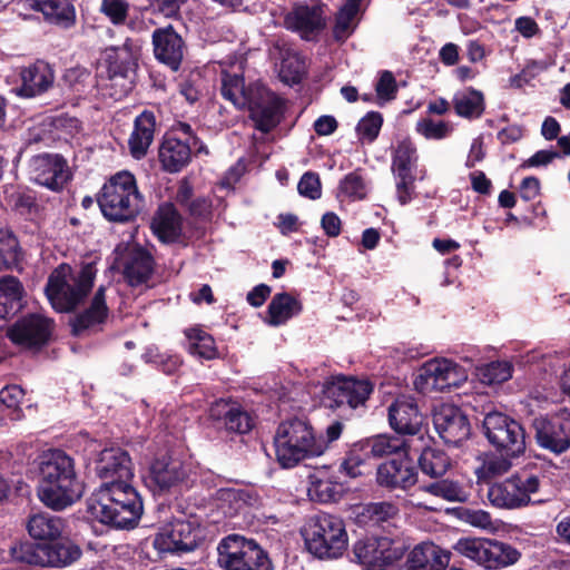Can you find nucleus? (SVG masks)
<instances>
[{
	"label": "nucleus",
	"instance_id": "nucleus-1",
	"mask_svg": "<svg viewBox=\"0 0 570 570\" xmlns=\"http://www.w3.org/2000/svg\"><path fill=\"white\" fill-rule=\"evenodd\" d=\"M83 492L85 483L70 454L60 449L42 453L38 466L37 495L45 507L62 511L79 501Z\"/></svg>",
	"mask_w": 570,
	"mask_h": 570
},
{
	"label": "nucleus",
	"instance_id": "nucleus-2",
	"mask_svg": "<svg viewBox=\"0 0 570 570\" xmlns=\"http://www.w3.org/2000/svg\"><path fill=\"white\" fill-rule=\"evenodd\" d=\"M87 511L99 522L117 528L134 529L142 512V498L131 481L102 483L87 501Z\"/></svg>",
	"mask_w": 570,
	"mask_h": 570
},
{
	"label": "nucleus",
	"instance_id": "nucleus-3",
	"mask_svg": "<svg viewBox=\"0 0 570 570\" xmlns=\"http://www.w3.org/2000/svg\"><path fill=\"white\" fill-rule=\"evenodd\" d=\"M97 268L94 263L82 264L77 276L68 263H61L49 274L45 295L57 313H72L87 298L94 287Z\"/></svg>",
	"mask_w": 570,
	"mask_h": 570
},
{
	"label": "nucleus",
	"instance_id": "nucleus-4",
	"mask_svg": "<svg viewBox=\"0 0 570 570\" xmlns=\"http://www.w3.org/2000/svg\"><path fill=\"white\" fill-rule=\"evenodd\" d=\"M274 446L276 460L284 469L294 468L325 452V443L317 439L311 422L297 416L279 423L274 435Z\"/></svg>",
	"mask_w": 570,
	"mask_h": 570
},
{
	"label": "nucleus",
	"instance_id": "nucleus-5",
	"mask_svg": "<svg viewBox=\"0 0 570 570\" xmlns=\"http://www.w3.org/2000/svg\"><path fill=\"white\" fill-rule=\"evenodd\" d=\"M97 204L102 216L112 223L134 220L144 206V197L138 190L135 176L127 171L112 175L97 195Z\"/></svg>",
	"mask_w": 570,
	"mask_h": 570
},
{
	"label": "nucleus",
	"instance_id": "nucleus-6",
	"mask_svg": "<svg viewBox=\"0 0 570 570\" xmlns=\"http://www.w3.org/2000/svg\"><path fill=\"white\" fill-rule=\"evenodd\" d=\"M307 551L322 560L337 559L347 548V533L343 520L328 513L311 517L302 529Z\"/></svg>",
	"mask_w": 570,
	"mask_h": 570
},
{
	"label": "nucleus",
	"instance_id": "nucleus-7",
	"mask_svg": "<svg viewBox=\"0 0 570 570\" xmlns=\"http://www.w3.org/2000/svg\"><path fill=\"white\" fill-rule=\"evenodd\" d=\"M217 566L222 570H274L268 552L255 539L238 533L219 541Z\"/></svg>",
	"mask_w": 570,
	"mask_h": 570
},
{
	"label": "nucleus",
	"instance_id": "nucleus-8",
	"mask_svg": "<svg viewBox=\"0 0 570 570\" xmlns=\"http://www.w3.org/2000/svg\"><path fill=\"white\" fill-rule=\"evenodd\" d=\"M138 46L131 38H126L118 47L105 51L109 96L121 100L134 89L138 68Z\"/></svg>",
	"mask_w": 570,
	"mask_h": 570
},
{
	"label": "nucleus",
	"instance_id": "nucleus-9",
	"mask_svg": "<svg viewBox=\"0 0 570 570\" xmlns=\"http://www.w3.org/2000/svg\"><path fill=\"white\" fill-rule=\"evenodd\" d=\"M544 479L542 472L521 469L500 483L488 489V500L497 508L518 509L529 504L542 503L544 500H532L531 495L539 492Z\"/></svg>",
	"mask_w": 570,
	"mask_h": 570
},
{
	"label": "nucleus",
	"instance_id": "nucleus-10",
	"mask_svg": "<svg viewBox=\"0 0 570 570\" xmlns=\"http://www.w3.org/2000/svg\"><path fill=\"white\" fill-rule=\"evenodd\" d=\"M482 431L490 446L503 459L519 458L525 451V431L522 424L499 411L485 413Z\"/></svg>",
	"mask_w": 570,
	"mask_h": 570
},
{
	"label": "nucleus",
	"instance_id": "nucleus-11",
	"mask_svg": "<svg viewBox=\"0 0 570 570\" xmlns=\"http://www.w3.org/2000/svg\"><path fill=\"white\" fill-rule=\"evenodd\" d=\"M407 548L389 537H365L354 542L351 560L364 570H392L403 559Z\"/></svg>",
	"mask_w": 570,
	"mask_h": 570
},
{
	"label": "nucleus",
	"instance_id": "nucleus-12",
	"mask_svg": "<svg viewBox=\"0 0 570 570\" xmlns=\"http://www.w3.org/2000/svg\"><path fill=\"white\" fill-rule=\"evenodd\" d=\"M374 391V384L368 379L337 374L330 376L323 384L322 404L331 410L343 406L357 409L365 405Z\"/></svg>",
	"mask_w": 570,
	"mask_h": 570
},
{
	"label": "nucleus",
	"instance_id": "nucleus-13",
	"mask_svg": "<svg viewBox=\"0 0 570 570\" xmlns=\"http://www.w3.org/2000/svg\"><path fill=\"white\" fill-rule=\"evenodd\" d=\"M453 549L490 570L511 566L521 557L511 544L489 539L463 538L453 546Z\"/></svg>",
	"mask_w": 570,
	"mask_h": 570
},
{
	"label": "nucleus",
	"instance_id": "nucleus-14",
	"mask_svg": "<svg viewBox=\"0 0 570 570\" xmlns=\"http://www.w3.org/2000/svg\"><path fill=\"white\" fill-rule=\"evenodd\" d=\"M249 101L245 106L254 128L262 134H269L283 120L285 100L266 86H253L249 90Z\"/></svg>",
	"mask_w": 570,
	"mask_h": 570
},
{
	"label": "nucleus",
	"instance_id": "nucleus-15",
	"mask_svg": "<svg viewBox=\"0 0 570 570\" xmlns=\"http://www.w3.org/2000/svg\"><path fill=\"white\" fill-rule=\"evenodd\" d=\"M200 540L199 525L186 519L166 522L155 534L153 547L159 553H186L194 551Z\"/></svg>",
	"mask_w": 570,
	"mask_h": 570
},
{
	"label": "nucleus",
	"instance_id": "nucleus-16",
	"mask_svg": "<svg viewBox=\"0 0 570 570\" xmlns=\"http://www.w3.org/2000/svg\"><path fill=\"white\" fill-rule=\"evenodd\" d=\"M55 321L30 313L17 320L7 331V337L17 346L38 352L46 347L53 335Z\"/></svg>",
	"mask_w": 570,
	"mask_h": 570
},
{
	"label": "nucleus",
	"instance_id": "nucleus-17",
	"mask_svg": "<svg viewBox=\"0 0 570 570\" xmlns=\"http://www.w3.org/2000/svg\"><path fill=\"white\" fill-rule=\"evenodd\" d=\"M539 446L554 454L570 449V410L561 409L552 415L539 416L533 421Z\"/></svg>",
	"mask_w": 570,
	"mask_h": 570
},
{
	"label": "nucleus",
	"instance_id": "nucleus-18",
	"mask_svg": "<svg viewBox=\"0 0 570 570\" xmlns=\"http://www.w3.org/2000/svg\"><path fill=\"white\" fill-rule=\"evenodd\" d=\"M186 478L184 462L165 452L151 460L146 483L154 493L163 494L179 487Z\"/></svg>",
	"mask_w": 570,
	"mask_h": 570
},
{
	"label": "nucleus",
	"instance_id": "nucleus-19",
	"mask_svg": "<svg viewBox=\"0 0 570 570\" xmlns=\"http://www.w3.org/2000/svg\"><path fill=\"white\" fill-rule=\"evenodd\" d=\"M433 424L445 444L460 446L471 436V423L468 415L452 404H442L433 413Z\"/></svg>",
	"mask_w": 570,
	"mask_h": 570
},
{
	"label": "nucleus",
	"instance_id": "nucleus-20",
	"mask_svg": "<svg viewBox=\"0 0 570 570\" xmlns=\"http://www.w3.org/2000/svg\"><path fill=\"white\" fill-rule=\"evenodd\" d=\"M376 483L387 491H407L417 483V471L409 451L381 463L376 470Z\"/></svg>",
	"mask_w": 570,
	"mask_h": 570
},
{
	"label": "nucleus",
	"instance_id": "nucleus-21",
	"mask_svg": "<svg viewBox=\"0 0 570 570\" xmlns=\"http://www.w3.org/2000/svg\"><path fill=\"white\" fill-rule=\"evenodd\" d=\"M108 316L109 307L106 302V287L99 286L89 306L69 318L70 334L73 337H83L101 332Z\"/></svg>",
	"mask_w": 570,
	"mask_h": 570
},
{
	"label": "nucleus",
	"instance_id": "nucleus-22",
	"mask_svg": "<svg viewBox=\"0 0 570 570\" xmlns=\"http://www.w3.org/2000/svg\"><path fill=\"white\" fill-rule=\"evenodd\" d=\"M32 180L50 190L59 191L71 179L68 163L59 154H40L31 161Z\"/></svg>",
	"mask_w": 570,
	"mask_h": 570
},
{
	"label": "nucleus",
	"instance_id": "nucleus-23",
	"mask_svg": "<svg viewBox=\"0 0 570 570\" xmlns=\"http://www.w3.org/2000/svg\"><path fill=\"white\" fill-rule=\"evenodd\" d=\"M95 472L104 481L102 483L131 481L134 478L131 458L121 448H106L95 460Z\"/></svg>",
	"mask_w": 570,
	"mask_h": 570
},
{
	"label": "nucleus",
	"instance_id": "nucleus-24",
	"mask_svg": "<svg viewBox=\"0 0 570 570\" xmlns=\"http://www.w3.org/2000/svg\"><path fill=\"white\" fill-rule=\"evenodd\" d=\"M151 43L155 58L169 67L173 71L180 68L185 41L171 24L156 28L151 35Z\"/></svg>",
	"mask_w": 570,
	"mask_h": 570
},
{
	"label": "nucleus",
	"instance_id": "nucleus-25",
	"mask_svg": "<svg viewBox=\"0 0 570 570\" xmlns=\"http://www.w3.org/2000/svg\"><path fill=\"white\" fill-rule=\"evenodd\" d=\"M389 423L401 435H415L422 430L423 415L413 396L400 395L389 406Z\"/></svg>",
	"mask_w": 570,
	"mask_h": 570
},
{
	"label": "nucleus",
	"instance_id": "nucleus-26",
	"mask_svg": "<svg viewBox=\"0 0 570 570\" xmlns=\"http://www.w3.org/2000/svg\"><path fill=\"white\" fill-rule=\"evenodd\" d=\"M76 0H20L26 9L40 12L47 24L69 30L77 23Z\"/></svg>",
	"mask_w": 570,
	"mask_h": 570
},
{
	"label": "nucleus",
	"instance_id": "nucleus-27",
	"mask_svg": "<svg viewBox=\"0 0 570 570\" xmlns=\"http://www.w3.org/2000/svg\"><path fill=\"white\" fill-rule=\"evenodd\" d=\"M449 550L431 542H421L407 553L405 570H445L451 562Z\"/></svg>",
	"mask_w": 570,
	"mask_h": 570
},
{
	"label": "nucleus",
	"instance_id": "nucleus-28",
	"mask_svg": "<svg viewBox=\"0 0 570 570\" xmlns=\"http://www.w3.org/2000/svg\"><path fill=\"white\" fill-rule=\"evenodd\" d=\"M158 160L161 169L166 173L176 174L181 171L191 161L189 139L165 134L158 148Z\"/></svg>",
	"mask_w": 570,
	"mask_h": 570
},
{
	"label": "nucleus",
	"instance_id": "nucleus-29",
	"mask_svg": "<svg viewBox=\"0 0 570 570\" xmlns=\"http://www.w3.org/2000/svg\"><path fill=\"white\" fill-rule=\"evenodd\" d=\"M20 78L21 85L17 88V95L22 98H35L52 87L55 71L48 62L37 60L21 70Z\"/></svg>",
	"mask_w": 570,
	"mask_h": 570
},
{
	"label": "nucleus",
	"instance_id": "nucleus-30",
	"mask_svg": "<svg viewBox=\"0 0 570 570\" xmlns=\"http://www.w3.org/2000/svg\"><path fill=\"white\" fill-rule=\"evenodd\" d=\"M285 24L288 29L299 32L304 39L320 33L326 26L322 3L297 4L287 13Z\"/></svg>",
	"mask_w": 570,
	"mask_h": 570
},
{
	"label": "nucleus",
	"instance_id": "nucleus-31",
	"mask_svg": "<svg viewBox=\"0 0 570 570\" xmlns=\"http://www.w3.org/2000/svg\"><path fill=\"white\" fill-rule=\"evenodd\" d=\"M150 228L160 243H179L183 236V216L173 203H163L154 214Z\"/></svg>",
	"mask_w": 570,
	"mask_h": 570
},
{
	"label": "nucleus",
	"instance_id": "nucleus-32",
	"mask_svg": "<svg viewBox=\"0 0 570 570\" xmlns=\"http://www.w3.org/2000/svg\"><path fill=\"white\" fill-rule=\"evenodd\" d=\"M156 116L151 110H144L134 120V129L128 139L130 155L135 159L144 158L154 141Z\"/></svg>",
	"mask_w": 570,
	"mask_h": 570
},
{
	"label": "nucleus",
	"instance_id": "nucleus-33",
	"mask_svg": "<svg viewBox=\"0 0 570 570\" xmlns=\"http://www.w3.org/2000/svg\"><path fill=\"white\" fill-rule=\"evenodd\" d=\"M154 257L145 248L132 249L124 262V277L132 286H139L149 281L154 272Z\"/></svg>",
	"mask_w": 570,
	"mask_h": 570
},
{
	"label": "nucleus",
	"instance_id": "nucleus-34",
	"mask_svg": "<svg viewBox=\"0 0 570 570\" xmlns=\"http://www.w3.org/2000/svg\"><path fill=\"white\" fill-rule=\"evenodd\" d=\"M66 527L65 520L46 512L30 515L27 522L29 535L37 541L49 543L59 539Z\"/></svg>",
	"mask_w": 570,
	"mask_h": 570
},
{
	"label": "nucleus",
	"instance_id": "nucleus-35",
	"mask_svg": "<svg viewBox=\"0 0 570 570\" xmlns=\"http://www.w3.org/2000/svg\"><path fill=\"white\" fill-rule=\"evenodd\" d=\"M303 311L299 299L287 292L277 293L267 306L265 322L274 327L284 325L287 321L297 316Z\"/></svg>",
	"mask_w": 570,
	"mask_h": 570
},
{
	"label": "nucleus",
	"instance_id": "nucleus-36",
	"mask_svg": "<svg viewBox=\"0 0 570 570\" xmlns=\"http://www.w3.org/2000/svg\"><path fill=\"white\" fill-rule=\"evenodd\" d=\"M46 567L62 568L76 562L82 556L81 548L69 538H59L45 543Z\"/></svg>",
	"mask_w": 570,
	"mask_h": 570
},
{
	"label": "nucleus",
	"instance_id": "nucleus-37",
	"mask_svg": "<svg viewBox=\"0 0 570 570\" xmlns=\"http://www.w3.org/2000/svg\"><path fill=\"white\" fill-rule=\"evenodd\" d=\"M400 512L399 507L391 501L368 502L355 510V520L360 525H381L393 520Z\"/></svg>",
	"mask_w": 570,
	"mask_h": 570
},
{
	"label": "nucleus",
	"instance_id": "nucleus-38",
	"mask_svg": "<svg viewBox=\"0 0 570 570\" xmlns=\"http://www.w3.org/2000/svg\"><path fill=\"white\" fill-rule=\"evenodd\" d=\"M454 112L464 119L475 120L482 117L485 110V97L481 90L468 87L454 94L452 98Z\"/></svg>",
	"mask_w": 570,
	"mask_h": 570
},
{
	"label": "nucleus",
	"instance_id": "nucleus-39",
	"mask_svg": "<svg viewBox=\"0 0 570 570\" xmlns=\"http://www.w3.org/2000/svg\"><path fill=\"white\" fill-rule=\"evenodd\" d=\"M24 289L16 276L0 278V320L13 316L22 307Z\"/></svg>",
	"mask_w": 570,
	"mask_h": 570
},
{
	"label": "nucleus",
	"instance_id": "nucleus-40",
	"mask_svg": "<svg viewBox=\"0 0 570 570\" xmlns=\"http://www.w3.org/2000/svg\"><path fill=\"white\" fill-rule=\"evenodd\" d=\"M220 94L224 99L230 101L237 109H244L249 101V90L253 86L262 83H250L245 86V79L242 75L223 71L220 75Z\"/></svg>",
	"mask_w": 570,
	"mask_h": 570
},
{
	"label": "nucleus",
	"instance_id": "nucleus-41",
	"mask_svg": "<svg viewBox=\"0 0 570 570\" xmlns=\"http://www.w3.org/2000/svg\"><path fill=\"white\" fill-rule=\"evenodd\" d=\"M417 465L423 474L431 479H440L452 466V460L444 450L426 446L419 455Z\"/></svg>",
	"mask_w": 570,
	"mask_h": 570
},
{
	"label": "nucleus",
	"instance_id": "nucleus-42",
	"mask_svg": "<svg viewBox=\"0 0 570 570\" xmlns=\"http://www.w3.org/2000/svg\"><path fill=\"white\" fill-rule=\"evenodd\" d=\"M23 249L13 230L0 227V272L18 268L23 261Z\"/></svg>",
	"mask_w": 570,
	"mask_h": 570
},
{
	"label": "nucleus",
	"instance_id": "nucleus-43",
	"mask_svg": "<svg viewBox=\"0 0 570 570\" xmlns=\"http://www.w3.org/2000/svg\"><path fill=\"white\" fill-rule=\"evenodd\" d=\"M371 458H383L395 455V458L407 452L410 446L405 439L389 434H377L363 439Z\"/></svg>",
	"mask_w": 570,
	"mask_h": 570
},
{
	"label": "nucleus",
	"instance_id": "nucleus-44",
	"mask_svg": "<svg viewBox=\"0 0 570 570\" xmlns=\"http://www.w3.org/2000/svg\"><path fill=\"white\" fill-rule=\"evenodd\" d=\"M185 336L188 341L187 350L191 355L204 360H215L219 357L215 340L206 331L198 327L187 328Z\"/></svg>",
	"mask_w": 570,
	"mask_h": 570
},
{
	"label": "nucleus",
	"instance_id": "nucleus-45",
	"mask_svg": "<svg viewBox=\"0 0 570 570\" xmlns=\"http://www.w3.org/2000/svg\"><path fill=\"white\" fill-rule=\"evenodd\" d=\"M343 482L332 478L313 476L307 493L312 501L318 503L337 502L344 494Z\"/></svg>",
	"mask_w": 570,
	"mask_h": 570
},
{
	"label": "nucleus",
	"instance_id": "nucleus-46",
	"mask_svg": "<svg viewBox=\"0 0 570 570\" xmlns=\"http://www.w3.org/2000/svg\"><path fill=\"white\" fill-rule=\"evenodd\" d=\"M370 459L371 456L364 441L360 440L353 443L345 452L338 465V472L346 478L355 479L363 474L362 466L365 465L366 461Z\"/></svg>",
	"mask_w": 570,
	"mask_h": 570
},
{
	"label": "nucleus",
	"instance_id": "nucleus-47",
	"mask_svg": "<svg viewBox=\"0 0 570 570\" xmlns=\"http://www.w3.org/2000/svg\"><path fill=\"white\" fill-rule=\"evenodd\" d=\"M436 481L421 487V490L449 502H463L466 498L463 487L450 479H435Z\"/></svg>",
	"mask_w": 570,
	"mask_h": 570
},
{
	"label": "nucleus",
	"instance_id": "nucleus-48",
	"mask_svg": "<svg viewBox=\"0 0 570 570\" xmlns=\"http://www.w3.org/2000/svg\"><path fill=\"white\" fill-rule=\"evenodd\" d=\"M10 554L18 562L46 567L45 543L19 542L10 548Z\"/></svg>",
	"mask_w": 570,
	"mask_h": 570
},
{
	"label": "nucleus",
	"instance_id": "nucleus-49",
	"mask_svg": "<svg viewBox=\"0 0 570 570\" xmlns=\"http://www.w3.org/2000/svg\"><path fill=\"white\" fill-rule=\"evenodd\" d=\"M416 160V147L410 139H403L392 151V170L413 171Z\"/></svg>",
	"mask_w": 570,
	"mask_h": 570
},
{
	"label": "nucleus",
	"instance_id": "nucleus-50",
	"mask_svg": "<svg viewBox=\"0 0 570 570\" xmlns=\"http://www.w3.org/2000/svg\"><path fill=\"white\" fill-rule=\"evenodd\" d=\"M383 121L381 112L374 110L366 112L355 127L358 140L367 144L375 141L380 135Z\"/></svg>",
	"mask_w": 570,
	"mask_h": 570
},
{
	"label": "nucleus",
	"instance_id": "nucleus-51",
	"mask_svg": "<svg viewBox=\"0 0 570 570\" xmlns=\"http://www.w3.org/2000/svg\"><path fill=\"white\" fill-rule=\"evenodd\" d=\"M513 367L508 361H495L479 368L482 383L488 385L501 384L512 377Z\"/></svg>",
	"mask_w": 570,
	"mask_h": 570
},
{
	"label": "nucleus",
	"instance_id": "nucleus-52",
	"mask_svg": "<svg viewBox=\"0 0 570 570\" xmlns=\"http://www.w3.org/2000/svg\"><path fill=\"white\" fill-rule=\"evenodd\" d=\"M130 3L128 0H101L99 12L114 26H122L129 17Z\"/></svg>",
	"mask_w": 570,
	"mask_h": 570
},
{
	"label": "nucleus",
	"instance_id": "nucleus-53",
	"mask_svg": "<svg viewBox=\"0 0 570 570\" xmlns=\"http://www.w3.org/2000/svg\"><path fill=\"white\" fill-rule=\"evenodd\" d=\"M340 190L352 200H363L367 196V186L360 169L348 173L340 183Z\"/></svg>",
	"mask_w": 570,
	"mask_h": 570
},
{
	"label": "nucleus",
	"instance_id": "nucleus-54",
	"mask_svg": "<svg viewBox=\"0 0 570 570\" xmlns=\"http://www.w3.org/2000/svg\"><path fill=\"white\" fill-rule=\"evenodd\" d=\"M450 365L451 361L445 358L430 361L423 366V374H421V377H424L426 384L432 389L442 391V385L446 374L449 373Z\"/></svg>",
	"mask_w": 570,
	"mask_h": 570
},
{
	"label": "nucleus",
	"instance_id": "nucleus-55",
	"mask_svg": "<svg viewBox=\"0 0 570 570\" xmlns=\"http://www.w3.org/2000/svg\"><path fill=\"white\" fill-rule=\"evenodd\" d=\"M397 91L399 87L393 72L390 70L381 71L375 83L376 104L383 106L394 100Z\"/></svg>",
	"mask_w": 570,
	"mask_h": 570
},
{
	"label": "nucleus",
	"instance_id": "nucleus-56",
	"mask_svg": "<svg viewBox=\"0 0 570 570\" xmlns=\"http://www.w3.org/2000/svg\"><path fill=\"white\" fill-rule=\"evenodd\" d=\"M357 13L355 10L341 7L335 16V23L332 30L333 38L337 42H344L353 33L354 27L352 23Z\"/></svg>",
	"mask_w": 570,
	"mask_h": 570
},
{
	"label": "nucleus",
	"instance_id": "nucleus-57",
	"mask_svg": "<svg viewBox=\"0 0 570 570\" xmlns=\"http://www.w3.org/2000/svg\"><path fill=\"white\" fill-rule=\"evenodd\" d=\"M224 424L227 431L238 434H245L253 428L252 417L237 403L232 407V411L224 421Z\"/></svg>",
	"mask_w": 570,
	"mask_h": 570
},
{
	"label": "nucleus",
	"instance_id": "nucleus-58",
	"mask_svg": "<svg viewBox=\"0 0 570 570\" xmlns=\"http://www.w3.org/2000/svg\"><path fill=\"white\" fill-rule=\"evenodd\" d=\"M23 397V391L18 385H8L0 391V402L8 410H11V419L18 420L22 414L20 402Z\"/></svg>",
	"mask_w": 570,
	"mask_h": 570
},
{
	"label": "nucleus",
	"instance_id": "nucleus-59",
	"mask_svg": "<svg viewBox=\"0 0 570 570\" xmlns=\"http://www.w3.org/2000/svg\"><path fill=\"white\" fill-rule=\"evenodd\" d=\"M396 176V196L401 205L409 204L414 197L415 176L413 171H393Z\"/></svg>",
	"mask_w": 570,
	"mask_h": 570
},
{
	"label": "nucleus",
	"instance_id": "nucleus-60",
	"mask_svg": "<svg viewBox=\"0 0 570 570\" xmlns=\"http://www.w3.org/2000/svg\"><path fill=\"white\" fill-rule=\"evenodd\" d=\"M416 131L426 139H443L450 134L451 128L445 121L434 122L431 118H424L417 121Z\"/></svg>",
	"mask_w": 570,
	"mask_h": 570
},
{
	"label": "nucleus",
	"instance_id": "nucleus-61",
	"mask_svg": "<svg viewBox=\"0 0 570 570\" xmlns=\"http://www.w3.org/2000/svg\"><path fill=\"white\" fill-rule=\"evenodd\" d=\"M219 499L230 503V508L237 513L250 504L253 495L244 489H222L219 490Z\"/></svg>",
	"mask_w": 570,
	"mask_h": 570
},
{
	"label": "nucleus",
	"instance_id": "nucleus-62",
	"mask_svg": "<svg viewBox=\"0 0 570 570\" xmlns=\"http://www.w3.org/2000/svg\"><path fill=\"white\" fill-rule=\"evenodd\" d=\"M298 193L309 199H318L322 195V185L320 176L314 171H306L301 177L297 185Z\"/></svg>",
	"mask_w": 570,
	"mask_h": 570
},
{
	"label": "nucleus",
	"instance_id": "nucleus-63",
	"mask_svg": "<svg viewBox=\"0 0 570 570\" xmlns=\"http://www.w3.org/2000/svg\"><path fill=\"white\" fill-rule=\"evenodd\" d=\"M189 216L198 219H209L213 215V202L209 197L194 198L185 208Z\"/></svg>",
	"mask_w": 570,
	"mask_h": 570
},
{
	"label": "nucleus",
	"instance_id": "nucleus-64",
	"mask_svg": "<svg viewBox=\"0 0 570 570\" xmlns=\"http://www.w3.org/2000/svg\"><path fill=\"white\" fill-rule=\"evenodd\" d=\"M560 157V153L557 150H538L529 159L524 160L521 165L522 168L547 166L552 163L556 158Z\"/></svg>",
	"mask_w": 570,
	"mask_h": 570
}]
</instances>
